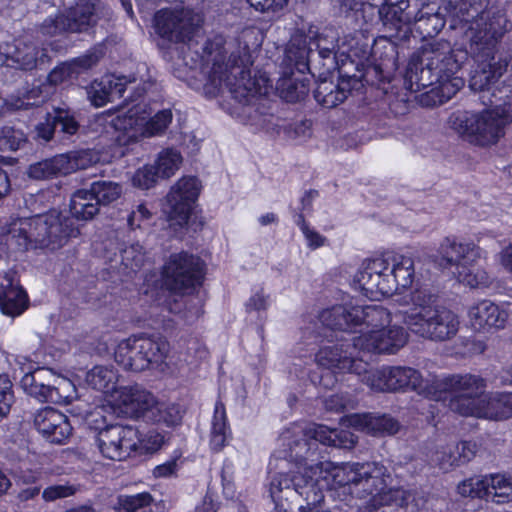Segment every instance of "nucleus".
Masks as SVG:
<instances>
[{
  "mask_svg": "<svg viewBox=\"0 0 512 512\" xmlns=\"http://www.w3.org/2000/svg\"><path fill=\"white\" fill-rule=\"evenodd\" d=\"M225 44L224 37L216 35L207 39L203 45L204 70L208 76V85L213 89L212 93L226 86L232 97L241 104L240 113L246 121L260 128H268L274 119L272 103L266 97L269 90L268 78L251 77L249 66L252 61L247 46H238L227 59Z\"/></svg>",
  "mask_w": 512,
  "mask_h": 512,
  "instance_id": "obj_1",
  "label": "nucleus"
},
{
  "mask_svg": "<svg viewBox=\"0 0 512 512\" xmlns=\"http://www.w3.org/2000/svg\"><path fill=\"white\" fill-rule=\"evenodd\" d=\"M317 424L293 423L283 430L278 441L284 447L283 456L295 463V471L278 473L270 483V495L277 512H302L306 500L308 504L320 503L322 491L314 480L318 469V436L314 434Z\"/></svg>",
  "mask_w": 512,
  "mask_h": 512,
  "instance_id": "obj_2",
  "label": "nucleus"
},
{
  "mask_svg": "<svg viewBox=\"0 0 512 512\" xmlns=\"http://www.w3.org/2000/svg\"><path fill=\"white\" fill-rule=\"evenodd\" d=\"M468 59L467 50L453 48L448 41L426 43L410 56L405 75L406 83L413 92L435 86L428 93L437 92L439 99L434 104H442L464 86L463 78L457 74Z\"/></svg>",
  "mask_w": 512,
  "mask_h": 512,
  "instance_id": "obj_3",
  "label": "nucleus"
},
{
  "mask_svg": "<svg viewBox=\"0 0 512 512\" xmlns=\"http://www.w3.org/2000/svg\"><path fill=\"white\" fill-rule=\"evenodd\" d=\"M333 477L339 485H351L352 493L362 503L356 512H375L391 505H403L406 491L392 485L389 469L380 462L347 463L335 468Z\"/></svg>",
  "mask_w": 512,
  "mask_h": 512,
  "instance_id": "obj_4",
  "label": "nucleus"
},
{
  "mask_svg": "<svg viewBox=\"0 0 512 512\" xmlns=\"http://www.w3.org/2000/svg\"><path fill=\"white\" fill-rule=\"evenodd\" d=\"M409 299L402 317L412 333L434 342L449 341L457 335L459 317L441 305L437 295L427 289H416L410 293Z\"/></svg>",
  "mask_w": 512,
  "mask_h": 512,
  "instance_id": "obj_5",
  "label": "nucleus"
},
{
  "mask_svg": "<svg viewBox=\"0 0 512 512\" xmlns=\"http://www.w3.org/2000/svg\"><path fill=\"white\" fill-rule=\"evenodd\" d=\"M79 229L74 220L57 210L33 217L13 220L7 230V241L21 251L30 248H49L64 246L69 238L77 237Z\"/></svg>",
  "mask_w": 512,
  "mask_h": 512,
  "instance_id": "obj_6",
  "label": "nucleus"
},
{
  "mask_svg": "<svg viewBox=\"0 0 512 512\" xmlns=\"http://www.w3.org/2000/svg\"><path fill=\"white\" fill-rule=\"evenodd\" d=\"M452 14L461 22H470L467 37L470 51L496 52L497 44L508 31V19L500 9H489L479 13L477 0H451Z\"/></svg>",
  "mask_w": 512,
  "mask_h": 512,
  "instance_id": "obj_7",
  "label": "nucleus"
},
{
  "mask_svg": "<svg viewBox=\"0 0 512 512\" xmlns=\"http://www.w3.org/2000/svg\"><path fill=\"white\" fill-rule=\"evenodd\" d=\"M449 122L451 128L468 142L482 147L494 145L512 124V100L481 113H454Z\"/></svg>",
  "mask_w": 512,
  "mask_h": 512,
  "instance_id": "obj_8",
  "label": "nucleus"
},
{
  "mask_svg": "<svg viewBox=\"0 0 512 512\" xmlns=\"http://www.w3.org/2000/svg\"><path fill=\"white\" fill-rule=\"evenodd\" d=\"M483 250L473 241H460L455 236L443 238L437 248L435 262L442 269L452 270L458 282L470 288H487L492 277L476 263L482 258Z\"/></svg>",
  "mask_w": 512,
  "mask_h": 512,
  "instance_id": "obj_9",
  "label": "nucleus"
},
{
  "mask_svg": "<svg viewBox=\"0 0 512 512\" xmlns=\"http://www.w3.org/2000/svg\"><path fill=\"white\" fill-rule=\"evenodd\" d=\"M435 392L444 393L448 408L461 416L475 417L487 389L485 378L475 374H453L433 382Z\"/></svg>",
  "mask_w": 512,
  "mask_h": 512,
  "instance_id": "obj_10",
  "label": "nucleus"
},
{
  "mask_svg": "<svg viewBox=\"0 0 512 512\" xmlns=\"http://www.w3.org/2000/svg\"><path fill=\"white\" fill-rule=\"evenodd\" d=\"M170 351L169 342L162 336H131L122 340L114 353L115 361L126 370L140 372L162 364Z\"/></svg>",
  "mask_w": 512,
  "mask_h": 512,
  "instance_id": "obj_11",
  "label": "nucleus"
},
{
  "mask_svg": "<svg viewBox=\"0 0 512 512\" xmlns=\"http://www.w3.org/2000/svg\"><path fill=\"white\" fill-rule=\"evenodd\" d=\"M20 383L28 395L41 402L66 405L75 398L76 390L73 383L57 376L48 368H37L26 373Z\"/></svg>",
  "mask_w": 512,
  "mask_h": 512,
  "instance_id": "obj_12",
  "label": "nucleus"
},
{
  "mask_svg": "<svg viewBox=\"0 0 512 512\" xmlns=\"http://www.w3.org/2000/svg\"><path fill=\"white\" fill-rule=\"evenodd\" d=\"M202 18L190 8L161 9L154 16V28L163 39L185 43L192 39L200 27Z\"/></svg>",
  "mask_w": 512,
  "mask_h": 512,
  "instance_id": "obj_13",
  "label": "nucleus"
},
{
  "mask_svg": "<svg viewBox=\"0 0 512 512\" xmlns=\"http://www.w3.org/2000/svg\"><path fill=\"white\" fill-rule=\"evenodd\" d=\"M163 283L170 291L181 293L200 285L203 278V262L193 254H171L162 270Z\"/></svg>",
  "mask_w": 512,
  "mask_h": 512,
  "instance_id": "obj_14",
  "label": "nucleus"
},
{
  "mask_svg": "<svg viewBox=\"0 0 512 512\" xmlns=\"http://www.w3.org/2000/svg\"><path fill=\"white\" fill-rule=\"evenodd\" d=\"M95 443L103 457L122 461L134 455L140 432L133 426L112 424L98 431Z\"/></svg>",
  "mask_w": 512,
  "mask_h": 512,
  "instance_id": "obj_15",
  "label": "nucleus"
},
{
  "mask_svg": "<svg viewBox=\"0 0 512 512\" xmlns=\"http://www.w3.org/2000/svg\"><path fill=\"white\" fill-rule=\"evenodd\" d=\"M202 185L194 176L180 178L166 196L164 212L169 220L183 226L188 222L193 207L199 197Z\"/></svg>",
  "mask_w": 512,
  "mask_h": 512,
  "instance_id": "obj_16",
  "label": "nucleus"
},
{
  "mask_svg": "<svg viewBox=\"0 0 512 512\" xmlns=\"http://www.w3.org/2000/svg\"><path fill=\"white\" fill-rule=\"evenodd\" d=\"M408 334L401 326H385L353 338V348L363 352L395 354L407 343Z\"/></svg>",
  "mask_w": 512,
  "mask_h": 512,
  "instance_id": "obj_17",
  "label": "nucleus"
},
{
  "mask_svg": "<svg viewBox=\"0 0 512 512\" xmlns=\"http://www.w3.org/2000/svg\"><path fill=\"white\" fill-rule=\"evenodd\" d=\"M388 264L384 257L366 260L354 276V284L370 298L392 295L393 281L388 280Z\"/></svg>",
  "mask_w": 512,
  "mask_h": 512,
  "instance_id": "obj_18",
  "label": "nucleus"
},
{
  "mask_svg": "<svg viewBox=\"0 0 512 512\" xmlns=\"http://www.w3.org/2000/svg\"><path fill=\"white\" fill-rule=\"evenodd\" d=\"M475 68L470 77V88L476 92L489 91L507 70L506 59L497 57L496 52L470 51Z\"/></svg>",
  "mask_w": 512,
  "mask_h": 512,
  "instance_id": "obj_19",
  "label": "nucleus"
},
{
  "mask_svg": "<svg viewBox=\"0 0 512 512\" xmlns=\"http://www.w3.org/2000/svg\"><path fill=\"white\" fill-rule=\"evenodd\" d=\"M353 349V342L338 343L333 346L322 347L316 354L317 362L328 368L338 369L342 372L355 373L361 375L362 372L366 371L368 363L356 358L350 351Z\"/></svg>",
  "mask_w": 512,
  "mask_h": 512,
  "instance_id": "obj_20",
  "label": "nucleus"
},
{
  "mask_svg": "<svg viewBox=\"0 0 512 512\" xmlns=\"http://www.w3.org/2000/svg\"><path fill=\"white\" fill-rule=\"evenodd\" d=\"M34 426L49 442L63 444L71 435L72 427L66 415L46 407L34 416Z\"/></svg>",
  "mask_w": 512,
  "mask_h": 512,
  "instance_id": "obj_21",
  "label": "nucleus"
},
{
  "mask_svg": "<svg viewBox=\"0 0 512 512\" xmlns=\"http://www.w3.org/2000/svg\"><path fill=\"white\" fill-rule=\"evenodd\" d=\"M358 82L355 77H341L338 82L330 80H321L314 90L316 102L326 109H332L343 103L352 88Z\"/></svg>",
  "mask_w": 512,
  "mask_h": 512,
  "instance_id": "obj_22",
  "label": "nucleus"
},
{
  "mask_svg": "<svg viewBox=\"0 0 512 512\" xmlns=\"http://www.w3.org/2000/svg\"><path fill=\"white\" fill-rule=\"evenodd\" d=\"M128 89L124 77L104 76L100 80H94L87 88V96L95 107H102L108 102L124 97Z\"/></svg>",
  "mask_w": 512,
  "mask_h": 512,
  "instance_id": "obj_23",
  "label": "nucleus"
},
{
  "mask_svg": "<svg viewBox=\"0 0 512 512\" xmlns=\"http://www.w3.org/2000/svg\"><path fill=\"white\" fill-rule=\"evenodd\" d=\"M103 7L94 0H78L66 11L70 33H83L93 28L101 18Z\"/></svg>",
  "mask_w": 512,
  "mask_h": 512,
  "instance_id": "obj_24",
  "label": "nucleus"
},
{
  "mask_svg": "<svg viewBox=\"0 0 512 512\" xmlns=\"http://www.w3.org/2000/svg\"><path fill=\"white\" fill-rule=\"evenodd\" d=\"M475 418L504 421L512 418V392H485Z\"/></svg>",
  "mask_w": 512,
  "mask_h": 512,
  "instance_id": "obj_25",
  "label": "nucleus"
},
{
  "mask_svg": "<svg viewBox=\"0 0 512 512\" xmlns=\"http://www.w3.org/2000/svg\"><path fill=\"white\" fill-rule=\"evenodd\" d=\"M469 317L475 329L485 330L503 328L508 319V313L493 302L484 300L470 309Z\"/></svg>",
  "mask_w": 512,
  "mask_h": 512,
  "instance_id": "obj_26",
  "label": "nucleus"
},
{
  "mask_svg": "<svg viewBox=\"0 0 512 512\" xmlns=\"http://www.w3.org/2000/svg\"><path fill=\"white\" fill-rule=\"evenodd\" d=\"M119 402L125 408L126 413L135 417L152 410L156 405L153 394L137 384L122 387L119 391Z\"/></svg>",
  "mask_w": 512,
  "mask_h": 512,
  "instance_id": "obj_27",
  "label": "nucleus"
},
{
  "mask_svg": "<svg viewBox=\"0 0 512 512\" xmlns=\"http://www.w3.org/2000/svg\"><path fill=\"white\" fill-rule=\"evenodd\" d=\"M389 279L393 281L392 294L412 285L415 275L414 260L401 254L387 255Z\"/></svg>",
  "mask_w": 512,
  "mask_h": 512,
  "instance_id": "obj_28",
  "label": "nucleus"
},
{
  "mask_svg": "<svg viewBox=\"0 0 512 512\" xmlns=\"http://www.w3.org/2000/svg\"><path fill=\"white\" fill-rule=\"evenodd\" d=\"M390 392L399 390H414L424 393L428 386L422 375L411 367L389 366Z\"/></svg>",
  "mask_w": 512,
  "mask_h": 512,
  "instance_id": "obj_29",
  "label": "nucleus"
},
{
  "mask_svg": "<svg viewBox=\"0 0 512 512\" xmlns=\"http://www.w3.org/2000/svg\"><path fill=\"white\" fill-rule=\"evenodd\" d=\"M354 327L365 325L371 330L382 329L391 322L390 312L381 305H355Z\"/></svg>",
  "mask_w": 512,
  "mask_h": 512,
  "instance_id": "obj_30",
  "label": "nucleus"
},
{
  "mask_svg": "<svg viewBox=\"0 0 512 512\" xmlns=\"http://www.w3.org/2000/svg\"><path fill=\"white\" fill-rule=\"evenodd\" d=\"M6 281V285L0 286V308L3 314L15 317L27 308L28 297L21 287L14 285L9 279Z\"/></svg>",
  "mask_w": 512,
  "mask_h": 512,
  "instance_id": "obj_31",
  "label": "nucleus"
},
{
  "mask_svg": "<svg viewBox=\"0 0 512 512\" xmlns=\"http://www.w3.org/2000/svg\"><path fill=\"white\" fill-rule=\"evenodd\" d=\"M71 168L73 166L70 165L69 158L62 154L31 164L27 174L34 180H46L59 174H66Z\"/></svg>",
  "mask_w": 512,
  "mask_h": 512,
  "instance_id": "obj_32",
  "label": "nucleus"
},
{
  "mask_svg": "<svg viewBox=\"0 0 512 512\" xmlns=\"http://www.w3.org/2000/svg\"><path fill=\"white\" fill-rule=\"evenodd\" d=\"M354 426L366 428L374 434H395L399 430V423L389 415H354L350 420Z\"/></svg>",
  "mask_w": 512,
  "mask_h": 512,
  "instance_id": "obj_33",
  "label": "nucleus"
},
{
  "mask_svg": "<svg viewBox=\"0 0 512 512\" xmlns=\"http://www.w3.org/2000/svg\"><path fill=\"white\" fill-rule=\"evenodd\" d=\"M355 305H335L323 310L319 315L321 323L330 329L347 331L354 327Z\"/></svg>",
  "mask_w": 512,
  "mask_h": 512,
  "instance_id": "obj_34",
  "label": "nucleus"
},
{
  "mask_svg": "<svg viewBox=\"0 0 512 512\" xmlns=\"http://www.w3.org/2000/svg\"><path fill=\"white\" fill-rule=\"evenodd\" d=\"M118 378V372L113 366L97 365L86 374L87 384L105 394L116 391Z\"/></svg>",
  "mask_w": 512,
  "mask_h": 512,
  "instance_id": "obj_35",
  "label": "nucleus"
},
{
  "mask_svg": "<svg viewBox=\"0 0 512 512\" xmlns=\"http://www.w3.org/2000/svg\"><path fill=\"white\" fill-rule=\"evenodd\" d=\"M70 212L78 220H90L99 212L97 199L91 188L77 190L72 195Z\"/></svg>",
  "mask_w": 512,
  "mask_h": 512,
  "instance_id": "obj_36",
  "label": "nucleus"
},
{
  "mask_svg": "<svg viewBox=\"0 0 512 512\" xmlns=\"http://www.w3.org/2000/svg\"><path fill=\"white\" fill-rule=\"evenodd\" d=\"M314 434L318 436L319 443L342 449H352L357 437L349 430L330 429L325 425L317 424Z\"/></svg>",
  "mask_w": 512,
  "mask_h": 512,
  "instance_id": "obj_37",
  "label": "nucleus"
},
{
  "mask_svg": "<svg viewBox=\"0 0 512 512\" xmlns=\"http://www.w3.org/2000/svg\"><path fill=\"white\" fill-rule=\"evenodd\" d=\"M47 121L50 128L48 131L41 134L47 141L52 138L55 130H59L68 135H74L79 129V124L74 117L68 110L63 108H55L53 113L48 114Z\"/></svg>",
  "mask_w": 512,
  "mask_h": 512,
  "instance_id": "obj_38",
  "label": "nucleus"
},
{
  "mask_svg": "<svg viewBox=\"0 0 512 512\" xmlns=\"http://www.w3.org/2000/svg\"><path fill=\"white\" fill-rule=\"evenodd\" d=\"M409 4L405 0L398 3L384 4L379 9V15L384 25H391L395 29H400L402 25H408L412 22L413 16L406 11Z\"/></svg>",
  "mask_w": 512,
  "mask_h": 512,
  "instance_id": "obj_39",
  "label": "nucleus"
},
{
  "mask_svg": "<svg viewBox=\"0 0 512 512\" xmlns=\"http://www.w3.org/2000/svg\"><path fill=\"white\" fill-rule=\"evenodd\" d=\"M415 29L424 37H433L445 26L443 16L436 11L421 9L413 17Z\"/></svg>",
  "mask_w": 512,
  "mask_h": 512,
  "instance_id": "obj_40",
  "label": "nucleus"
},
{
  "mask_svg": "<svg viewBox=\"0 0 512 512\" xmlns=\"http://www.w3.org/2000/svg\"><path fill=\"white\" fill-rule=\"evenodd\" d=\"M308 79L287 78L280 83V95L287 102L303 100L309 93Z\"/></svg>",
  "mask_w": 512,
  "mask_h": 512,
  "instance_id": "obj_41",
  "label": "nucleus"
},
{
  "mask_svg": "<svg viewBox=\"0 0 512 512\" xmlns=\"http://www.w3.org/2000/svg\"><path fill=\"white\" fill-rule=\"evenodd\" d=\"M145 250L138 242L125 245L120 250L121 266L127 273L136 272L145 262Z\"/></svg>",
  "mask_w": 512,
  "mask_h": 512,
  "instance_id": "obj_42",
  "label": "nucleus"
},
{
  "mask_svg": "<svg viewBox=\"0 0 512 512\" xmlns=\"http://www.w3.org/2000/svg\"><path fill=\"white\" fill-rule=\"evenodd\" d=\"M490 476L472 477L461 482L457 489L464 497L489 499Z\"/></svg>",
  "mask_w": 512,
  "mask_h": 512,
  "instance_id": "obj_43",
  "label": "nucleus"
},
{
  "mask_svg": "<svg viewBox=\"0 0 512 512\" xmlns=\"http://www.w3.org/2000/svg\"><path fill=\"white\" fill-rule=\"evenodd\" d=\"M91 189L97 199L98 206L108 205L116 201L122 194V186L119 183L107 180L93 182Z\"/></svg>",
  "mask_w": 512,
  "mask_h": 512,
  "instance_id": "obj_44",
  "label": "nucleus"
},
{
  "mask_svg": "<svg viewBox=\"0 0 512 512\" xmlns=\"http://www.w3.org/2000/svg\"><path fill=\"white\" fill-rule=\"evenodd\" d=\"M489 499L495 503H505L512 500V480L504 475H491Z\"/></svg>",
  "mask_w": 512,
  "mask_h": 512,
  "instance_id": "obj_45",
  "label": "nucleus"
},
{
  "mask_svg": "<svg viewBox=\"0 0 512 512\" xmlns=\"http://www.w3.org/2000/svg\"><path fill=\"white\" fill-rule=\"evenodd\" d=\"M181 162L182 156L177 150L166 149L159 154L154 167L160 177L169 178L179 169Z\"/></svg>",
  "mask_w": 512,
  "mask_h": 512,
  "instance_id": "obj_46",
  "label": "nucleus"
},
{
  "mask_svg": "<svg viewBox=\"0 0 512 512\" xmlns=\"http://www.w3.org/2000/svg\"><path fill=\"white\" fill-rule=\"evenodd\" d=\"M286 56L299 72L304 73L309 70V63L315 56V52L307 48L305 43L298 45L292 43L287 49Z\"/></svg>",
  "mask_w": 512,
  "mask_h": 512,
  "instance_id": "obj_47",
  "label": "nucleus"
},
{
  "mask_svg": "<svg viewBox=\"0 0 512 512\" xmlns=\"http://www.w3.org/2000/svg\"><path fill=\"white\" fill-rule=\"evenodd\" d=\"M362 382L366 384L371 390L376 392H390V376L389 366H384L380 369L362 372Z\"/></svg>",
  "mask_w": 512,
  "mask_h": 512,
  "instance_id": "obj_48",
  "label": "nucleus"
},
{
  "mask_svg": "<svg viewBox=\"0 0 512 512\" xmlns=\"http://www.w3.org/2000/svg\"><path fill=\"white\" fill-rule=\"evenodd\" d=\"M153 502V497L148 492L135 495L119 496L117 512H138L145 509Z\"/></svg>",
  "mask_w": 512,
  "mask_h": 512,
  "instance_id": "obj_49",
  "label": "nucleus"
},
{
  "mask_svg": "<svg viewBox=\"0 0 512 512\" xmlns=\"http://www.w3.org/2000/svg\"><path fill=\"white\" fill-rule=\"evenodd\" d=\"M173 114L170 109H163L157 112L149 121L143 124L142 135L152 137L161 135L172 122Z\"/></svg>",
  "mask_w": 512,
  "mask_h": 512,
  "instance_id": "obj_50",
  "label": "nucleus"
},
{
  "mask_svg": "<svg viewBox=\"0 0 512 512\" xmlns=\"http://www.w3.org/2000/svg\"><path fill=\"white\" fill-rule=\"evenodd\" d=\"M39 32L44 36H57L70 33V24L66 13L47 17L39 26Z\"/></svg>",
  "mask_w": 512,
  "mask_h": 512,
  "instance_id": "obj_51",
  "label": "nucleus"
},
{
  "mask_svg": "<svg viewBox=\"0 0 512 512\" xmlns=\"http://www.w3.org/2000/svg\"><path fill=\"white\" fill-rule=\"evenodd\" d=\"M113 127L118 131H123L129 138L137 137L138 131L143 128V121L131 111L118 115L112 120Z\"/></svg>",
  "mask_w": 512,
  "mask_h": 512,
  "instance_id": "obj_52",
  "label": "nucleus"
},
{
  "mask_svg": "<svg viewBox=\"0 0 512 512\" xmlns=\"http://www.w3.org/2000/svg\"><path fill=\"white\" fill-rule=\"evenodd\" d=\"M26 135L23 131L11 126H4L0 129V150L15 151L26 143Z\"/></svg>",
  "mask_w": 512,
  "mask_h": 512,
  "instance_id": "obj_53",
  "label": "nucleus"
},
{
  "mask_svg": "<svg viewBox=\"0 0 512 512\" xmlns=\"http://www.w3.org/2000/svg\"><path fill=\"white\" fill-rule=\"evenodd\" d=\"M164 443V436L156 431H149L144 438L140 436V443L135 449L134 455L153 453L160 449Z\"/></svg>",
  "mask_w": 512,
  "mask_h": 512,
  "instance_id": "obj_54",
  "label": "nucleus"
},
{
  "mask_svg": "<svg viewBox=\"0 0 512 512\" xmlns=\"http://www.w3.org/2000/svg\"><path fill=\"white\" fill-rule=\"evenodd\" d=\"M158 412V422L167 426H176L181 423L182 411L178 405H160L156 407Z\"/></svg>",
  "mask_w": 512,
  "mask_h": 512,
  "instance_id": "obj_55",
  "label": "nucleus"
},
{
  "mask_svg": "<svg viewBox=\"0 0 512 512\" xmlns=\"http://www.w3.org/2000/svg\"><path fill=\"white\" fill-rule=\"evenodd\" d=\"M210 433L224 434L225 436L231 437V431L227 424L225 406L220 401L215 404Z\"/></svg>",
  "mask_w": 512,
  "mask_h": 512,
  "instance_id": "obj_56",
  "label": "nucleus"
},
{
  "mask_svg": "<svg viewBox=\"0 0 512 512\" xmlns=\"http://www.w3.org/2000/svg\"><path fill=\"white\" fill-rule=\"evenodd\" d=\"M77 489L70 484H56L45 488L42 492V498L46 502H54L58 499L70 497L76 493Z\"/></svg>",
  "mask_w": 512,
  "mask_h": 512,
  "instance_id": "obj_57",
  "label": "nucleus"
},
{
  "mask_svg": "<svg viewBox=\"0 0 512 512\" xmlns=\"http://www.w3.org/2000/svg\"><path fill=\"white\" fill-rule=\"evenodd\" d=\"M73 65L74 64L69 61L55 67L48 75L49 82L53 85H58L77 77L76 68H74Z\"/></svg>",
  "mask_w": 512,
  "mask_h": 512,
  "instance_id": "obj_58",
  "label": "nucleus"
},
{
  "mask_svg": "<svg viewBox=\"0 0 512 512\" xmlns=\"http://www.w3.org/2000/svg\"><path fill=\"white\" fill-rule=\"evenodd\" d=\"M160 177L154 166H145L141 169H138L133 176V184L142 189L151 188L157 178Z\"/></svg>",
  "mask_w": 512,
  "mask_h": 512,
  "instance_id": "obj_59",
  "label": "nucleus"
},
{
  "mask_svg": "<svg viewBox=\"0 0 512 512\" xmlns=\"http://www.w3.org/2000/svg\"><path fill=\"white\" fill-rule=\"evenodd\" d=\"M433 461L443 471H449L453 467L459 466L457 455L452 447H445L443 450L437 451Z\"/></svg>",
  "mask_w": 512,
  "mask_h": 512,
  "instance_id": "obj_60",
  "label": "nucleus"
},
{
  "mask_svg": "<svg viewBox=\"0 0 512 512\" xmlns=\"http://www.w3.org/2000/svg\"><path fill=\"white\" fill-rule=\"evenodd\" d=\"M101 57L102 54L100 51L90 50L86 54L71 60V63L74 64L73 67L76 68V73L79 75L82 71L95 66Z\"/></svg>",
  "mask_w": 512,
  "mask_h": 512,
  "instance_id": "obj_61",
  "label": "nucleus"
},
{
  "mask_svg": "<svg viewBox=\"0 0 512 512\" xmlns=\"http://www.w3.org/2000/svg\"><path fill=\"white\" fill-rule=\"evenodd\" d=\"M323 38L320 37L316 41V53L323 60H330L331 63L334 62V58L336 55V51L338 49V39L335 35H331L330 41L327 46L323 44Z\"/></svg>",
  "mask_w": 512,
  "mask_h": 512,
  "instance_id": "obj_62",
  "label": "nucleus"
},
{
  "mask_svg": "<svg viewBox=\"0 0 512 512\" xmlns=\"http://www.w3.org/2000/svg\"><path fill=\"white\" fill-rule=\"evenodd\" d=\"M247 1L255 10L262 12V13L279 12L288 3V0H247Z\"/></svg>",
  "mask_w": 512,
  "mask_h": 512,
  "instance_id": "obj_63",
  "label": "nucleus"
},
{
  "mask_svg": "<svg viewBox=\"0 0 512 512\" xmlns=\"http://www.w3.org/2000/svg\"><path fill=\"white\" fill-rule=\"evenodd\" d=\"M459 465L469 462L476 454V444L470 441H463L455 448Z\"/></svg>",
  "mask_w": 512,
  "mask_h": 512,
  "instance_id": "obj_64",
  "label": "nucleus"
}]
</instances>
